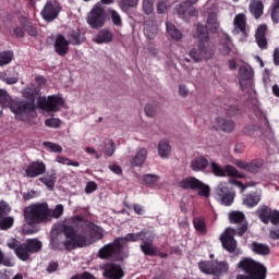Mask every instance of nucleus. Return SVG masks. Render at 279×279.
<instances>
[{
    "instance_id": "obj_1",
    "label": "nucleus",
    "mask_w": 279,
    "mask_h": 279,
    "mask_svg": "<svg viewBox=\"0 0 279 279\" xmlns=\"http://www.w3.org/2000/svg\"><path fill=\"white\" fill-rule=\"evenodd\" d=\"M104 239V230L93 222L85 221L83 231L75 232L72 228H64L63 233L51 239L52 250H75L93 245L95 241Z\"/></svg>"
},
{
    "instance_id": "obj_2",
    "label": "nucleus",
    "mask_w": 279,
    "mask_h": 279,
    "mask_svg": "<svg viewBox=\"0 0 279 279\" xmlns=\"http://www.w3.org/2000/svg\"><path fill=\"white\" fill-rule=\"evenodd\" d=\"M35 82V85L31 84L22 89V96L26 100H13L8 95V92L0 89V101L2 106H8L19 121H25L29 117V112H34L36 109V97L47 86V78L45 76H36Z\"/></svg>"
},
{
    "instance_id": "obj_3",
    "label": "nucleus",
    "mask_w": 279,
    "mask_h": 279,
    "mask_svg": "<svg viewBox=\"0 0 279 279\" xmlns=\"http://www.w3.org/2000/svg\"><path fill=\"white\" fill-rule=\"evenodd\" d=\"M220 25L217 20V13H209L206 22V27L198 25L194 38L198 41V46L190 50V58L194 62H203V60H210L215 56V44L210 41L208 31L217 33Z\"/></svg>"
},
{
    "instance_id": "obj_4",
    "label": "nucleus",
    "mask_w": 279,
    "mask_h": 279,
    "mask_svg": "<svg viewBox=\"0 0 279 279\" xmlns=\"http://www.w3.org/2000/svg\"><path fill=\"white\" fill-rule=\"evenodd\" d=\"M64 213V206L57 205L54 210L49 209L47 204H35L26 207L24 217L27 223H40V221H49L51 217L59 219Z\"/></svg>"
},
{
    "instance_id": "obj_5",
    "label": "nucleus",
    "mask_w": 279,
    "mask_h": 279,
    "mask_svg": "<svg viewBox=\"0 0 279 279\" xmlns=\"http://www.w3.org/2000/svg\"><path fill=\"white\" fill-rule=\"evenodd\" d=\"M238 271L245 275H238L236 279H265L267 278V268L265 265L252 258H244L238 264Z\"/></svg>"
},
{
    "instance_id": "obj_6",
    "label": "nucleus",
    "mask_w": 279,
    "mask_h": 279,
    "mask_svg": "<svg viewBox=\"0 0 279 279\" xmlns=\"http://www.w3.org/2000/svg\"><path fill=\"white\" fill-rule=\"evenodd\" d=\"M38 106L45 112H60L64 108V97L60 94L39 97Z\"/></svg>"
},
{
    "instance_id": "obj_7",
    "label": "nucleus",
    "mask_w": 279,
    "mask_h": 279,
    "mask_svg": "<svg viewBox=\"0 0 279 279\" xmlns=\"http://www.w3.org/2000/svg\"><path fill=\"white\" fill-rule=\"evenodd\" d=\"M247 231V226L245 223L236 231L232 228H227L226 231L221 234L220 241L222 243V247L227 250V252H234L236 250V240L234 236L239 234V236H243Z\"/></svg>"
},
{
    "instance_id": "obj_8",
    "label": "nucleus",
    "mask_w": 279,
    "mask_h": 279,
    "mask_svg": "<svg viewBox=\"0 0 279 279\" xmlns=\"http://www.w3.org/2000/svg\"><path fill=\"white\" fill-rule=\"evenodd\" d=\"M87 23L93 29H99L106 24V10H104L101 2L96 3L88 13Z\"/></svg>"
},
{
    "instance_id": "obj_9",
    "label": "nucleus",
    "mask_w": 279,
    "mask_h": 279,
    "mask_svg": "<svg viewBox=\"0 0 279 279\" xmlns=\"http://www.w3.org/2000/svg\"><path fill=\"white\" fill-rule=\"evenodd\" d=\"M41 248V241L37 239L27 240L24 244L20 245V248H16V256L20 260H27L29 258V254L40 252Z\"/></svg>"
},
{
    "instance_id": "obj_10",
    "label": "nucleus",
    "mask_w": 279,
    "mask_h": 279,
    "mask_svg": "<svg viewBox=\"0 0 279 279\" xmlns=\"http://www.w3.org/2000/svg\"><path fill=\"white\" fill-rule=\"evenodd\" d=\"M233 35L244 43L247 40V36H250V31L247 29V19L243 13L235 15L233 21Z\"/></svg>"
},
{
    "instance_id": "obj_11",
    "label": "nucleus",
    "mask_w": 279,
    "mask_h": 279,
    "mask_svg": "<svg viewBox=\"0 0 279 279\" xmlns=\"http://www.w3.org/2000/svg\"><path fill=\"white\" fill-rule=\"evenodd\" d=\"M98 254L100 258H118V260H121L126 256L117 240L113 243L105 245L102 248H100Z\"/></svg>"
},
{
    "instance_id": "obj_12",
    "label": "nucleus",
    "mask_w": 279,
    "mask_h": 279,
    "mask_svg": "<svg viewBox=\"0 0 279 279\" xmlns=\"http://www.w3.org/2000/svg\"><path fill=\"white\" fill-rule=\"evenodd\" d=\"M211 173L216 175V178H239L240 173L234 166L227 165L225 167H221L219 163L211 161L210 165Z\"/></svg>"
},
{
    "instance_id": "obj_13",
    "label": "nucleus",
    "mask_w": 279,
    "mask_h": 279,
    "mask_svg": "<svg viewBox=\"0 0 279 279\" xmlns=\"http://www.w3.org/2000/svg\"><path fill=\"white\" fill-rule=\"evenodd\" d=\"M154 236V232L146 231L142 238L143 243L140 245V248L146 256H156V254H158V247L154 246V243H151Z\"/></svg>"
},
{
    "instance_id": "obj_14",
    "label": "nucleus",
    "mask_w": 279,
    "mask_h": 279,
    "mask_svg": "<svg viewBox=\"0 0 279 279\" xmlns=\"http://www.w3.org/2000/svg\"><path fill=\"white\" fill-rule=\"evenodd\" d=\"M239 82L242 90H245L248 86H252V78L254 77V70L252 66L244 64L239 69Z\"/></svg>"
},
{
    "instance_id": "obj_15",
    "label": "nucleus",
    "mask_w": 279,
    "mask_h": 279,
    "mask_svg": "<svg viewBox=\"0 0 279 279\" xmlns=\"http://www.w3.org/2000/svg\"><path fill=\"white\" fill-rule=\"evenodd\" d=\"M47 171V165L44 161L37 160L31 162L25 168L26 178H38V175H43Z\"/></svg>"
},
{
    "instance_id": "obj_16",
    "label": "nucleus",
    "mask_w": 279,
    "mask_h": 279,
    "mask_svg": "<svg viewBox=\"0 0 279 279\" xmlns=\"http://www.w3.org/2000/svg\"><path fill=\"white\" fill-rule=\"evenodd\" d=\"M216 194L218 195L219 202L225 206H230L234 202V194L228 190V183L223 182L218 185L216 189Z\"/></svg>"
},
{
    "instance_id": "obj_17",
    "label": "nucleus",
    "mask_w": 279,
    "mask_h": 279,
    "mask_svg": "<svg viewBox=\"0 0 279 279\" xmlns=\"http://www.w3.org/2000/svg\"><path fill=\"white\" fill-rule=\"evenodd\" d=\"M58 14H60V4L57 2H48L41 11L43 19L48 22L58 19Z\"/></svg>"
},
{
    "instance_id": "obj_18",
    "label": "nucleus",
    "mask_w": 279,
    "mask_h": 279,
    "mask_svg": "<svg viewBox=\"0 0 279 279\" xmlns=\"http://www.w3.org/2000/svg\"><path fill=\"white\" fill-rule=\"evenodd\" d=\"M177 13L179 14L180 19L186 21L193 16H197L198 11L191 5V2H183L177 7Z\"/></svg>"
},
{
    "instance_id": "obj_19",
    "label": "nucleus",
    "mask_w": 279,
    "mask_h": 279,
    "mask_svg": "<svg viewBox=\"0 0 279 279\" xmlns=\"http://www.w3.org/2000/svg\"><path fill=\"white\" fill-rule=\"evenodd\" d=\"M171 142L167 138H162L157 144V156L161 158V160H169L171 157Z\"/></svg>"
},
{
    "instance_id": "obj_20",
    "label": "nucleus",
    "mask_w": 279,
    "mask_h": 279,
    "mask_svg": "<svg viewBox=\"0 0 279 279\" xmlns=\"http://www.w3.org/2000/svg\"><path fill=\"white\" fill-rule=\"evenodd\" d=\"M102 276L105 278H110V279H121L123 278V269H121V266L114 265V264H106L104 266V272Z\"/></svg>"
},
{
    "instance_id": "obj_21",
    "label": "nucleus",
    "mask_w": 279,
    "mask_h": 279,
    "mask_svg": "<svg viewBox=\"0 0 279 279\" xmlns=\"http://www.w3.org/2000/svg\"><path fill=\"white\" fill-rule=\"evenodd\" d=\"M147 160V148H138L135 155L131 158L130 165L133 169L141 168Z\"/></svg>"
},
{
    "instance_id": "obj_22",
    "label": "nucleus",
    "mask_w": 279,
    "mask_h": 279,
    "mask_svg": "<svg viewBox=\"0 0 279 279\" xmlns=\"http://www.w3.org/2000/svg\"><path fill=\"white\" fill-rule=\"evenodd\" d=\"M160 175L156 173H145L142 175V184L147 189H158L160 182Z\"/></svg>"
},
{
    "instance_id": "obj_23",
    "label": "nucleus",
    "mask_w": 279,
    "mask_h": 279,
    "mask_svg": "<svg viewBox=\"0 0 279 279\" xmlns=\"http://www.w3.org/2000/svg\"><path fill=\"white\" fill-rule=\"evenodd\" d=\"M146 232L147 231H142L140 233H129L124 238H119L116 241H118V244L120 245V247H122V252H123L124 245H126L128 243H134V242L138 241V239L143 240Z\"/></svg>"
},
{
    "instance_id": "obj_24",
    "label": "nucleus",
    "mask_w": 279,
    "mask_h": 279,
    "mask_svg": "<svg viewBox=\"0 0 279 279\" xmlns=\"http://www.w3.org/2000/svg\"><path fill=\"white\" fill-rule=\"evenodd\" d=\"M214 128L216 130H221L222 132H232V130H234V121L223 118H216L214 121Z\"/></svg>"
},
{
    "instance_id": "obj_25",
    "label": "nucleus",
    "mask_w": 279,
    "mask_h": 279,
    "mask_svg": "<svg viewBox=\"0 0 279 279\" xmlns=\"http://www.w3.org/2000/svg\"><path fill=\"white\" fill-rule=\"evenodd\" d=\"M54 51L59 54V56H66V53L69 52V43L68 40L64 38V36L59 35L54 41Z\"/></svg>"
},
{
    "instance_id": "obj_26",
    "label": "nucleus",
    "mask_w": 279,
    "mask_h": 279,
    "mask_svg": "<svg viewBox=\"0 0 279 279\" xmlns=\"http://www.w3.org/2000/svg\"><path fill=\"white\" fill-rule=\"evenodd\" d=\"M265 34H267V25L262 24L257 27L256 31V43L260 49L267 48V38L265 37Z\"/></svg>"
},
{
    "instance_id": "obj_27",
    "label": "nucleus",
    "mask_w": 279,
    "mask_h": 279,
    "mask_svg": "<svg viewBox=\"0 0 279 279\" xmlns=\"http://www.w3.org/2000/svg\"><path fill=\"white\" fill-rule=\"evenodd\" d=\"M251 250L258 256H269L271 254V248H269V245L258 242H252Z\"/></svg>"
},
{
    "instance_id": "obj_28",
    "label": "nucleus",
    "mask_w": 279,
    "mask_h": 279,
    "mask_svg": "<svg viewBox=\"0 0 279 279\" xmlns=\"http://www.w3.org/2000/svg\"><path fill=\"white\" fill-rule=\"evenodd\" d=\"M208 159L204 156L196 157L194 160L191 161V169L192 171H204L208 168Z\"/></svg>"
},
{
    "instance_id": "obj_29",
    "label": "nucleus",
    "mask_w": 279,
    "mask_h": 279,
    "mask_svg": "<svg viewBox=\"0 0 279 279\" xmlns=\"http://www.w3.org/2000/svg\"><path fill=\"white\" fill-rule=\"evenodd\" d=\"M259 202L260 192H253L243 197V204L244 206H247V208H254V206H258Z\"/></svg>"
},
{
    "instance_id": "obj_30",
    "label": "nucleus",
    "mask_w": 279,
    "mask_h": 279,
    "mask_svg": "<svg viewBox=\"0 0 279 279\" xmlns=\"http://www.w3.org/2000/svg\"><path fill=\"white\" fill-rule=\"evenodd\" d=\"M198 268L202 274H207V276H216L217 268H215L214 262H201L198 263Z\"/></svg>"
},
{
    "instance_id": "obj_31",
    "label": "nucleus",
    "mask_w": 279,
    "mask_h": 279,
    "mask_svg": "<svg viewBox=\"0 0 279 279\" xmlns=\"http://www.w3.org/2000/svg\"><path fill=\"white\" fill-rule=\"evenodd\" d=\"M199 184V180L196 179V178H193V177H187L185 179H182L180 182H179V186L181 189H185V190H193L195 191L197 189V185Z\"/></svg>"
},
{
    "instance_id": "obj_32",
    "label": "nucleus",
    "mask_w": 279,
    "mask_h": 279,
    "mask_svg": "<svg viewBox=\"0 0 279 279\" xmlns=\"http://www.w3.org/2000/svg\"><path fill=\"white\" fill-rule=\"evenodd\" d=\"M94 41L97 45H104L106 43H112V33L110 31H100L95 37Z\"/></svg>"
},
{
    "instance_id": "obj_33",
    "label": "nucleus",
    "mask_w": 279,
    "mask_h": 279,
    "mask_svg": "<svg viewBox=\"0 0 279 279\" xmlns=\"http://www.w3.org/2000/svg\"><path fill=\"white\" fill-rule=\"evenodd\" d=\"M56 180H58V178L56 177V172H52L50 174L48 173L40 178V182H43V184H45V186H47L49 191H53V186H56Z\"/></svg>"
},
{
    "instance_id": "obj_34",
    "label": "nucleus",
    "mask_w": 279,
    "mask_h": 279,
    "mask_svg": "<svg viewBox=\"0 0 279 279\" xmlns=\"http://www.w3.org/2000/svg\"><path fill=\"white\" fill-rule=\"evenodd\" d=\"M263 2L259 0H252L250 4V11L253 13L255 19H259L263 15Z\"/></svg>"
},
{
    "instance_id": "obj_35",
    "label": "nucleus",
    "mask_w": 279,
    "mask_h": 279,
    "mask_svg": "<svg viewBox=\"0 0 279 279\" xmlns=\"http://www.w3.org/2000/svg\"><path fill=\"white\" fill-rule=\"evenodd\" d=\"M274 210H271V208L269 207H260L257 210V215L260 219V221H263V223H269L270 219H271V213Z\"/></svg>"
},
{
    "instance_id": "obj_36",
    "label": "nucleus",
    "mask_w": 279,
    "mask_h": 279,
    "mask_svg": "<svg viewBox=\"0 0 279 279\" xmlns=\"http://www.w3.org/2000/svg\"><path fill=\"white\" fill-rule=\"evenodd\" d=\"M167 34L172 40H182V33L180 29L175 28V25L167 23Z\"/></svg>"
},
{
    "instance_id": "obj_37",
    "label": "nucleus",
    "mask_w": 279,
    "mask_h": 279,
    "mask_svg": "<svg viewBox=\"0 0 279 279\" xmlns=\"http://www.w3.org/2000/svg\"><path fill=\"white\" fill-rule=\"evenodd\" d=\"M0 80H2L4 84H16L19 82V73L14 72L13 74H10V72H3L0 75Z\"/></svg>"
},
{
    "instance_id": "obj_38",
    "label": "nucleus",
    "mask_w": 279,
    "mask_h": 279,
    "mask_svg": "<svg viewBox=\"0 0 279 279\" xmlns=\"http://www.w3.org/2000/svg\"><path fill=\"white\" fill-rule=\"evenodd\" d=\"M194 191H197V194L201 197H210V186L202 181H198V184Z\"/></svg>"
},
{
    "instance_id": "obj_39",
    "label": "nucleus",
    "mask_w": 279,
    "mask_h": 279,
    "mask_svg": "<svg viewBox=\"0 0 279 279\" xmlns=\"http://www.w3.org/2000/svg\"><path fill=\"white\" fill-rule=\"evenodd\" d=\"M14 60V52L12 51H2L0 52V66H5Z\"/></svg>"
},
{
    "instance_id": "obj_40",
    "label": "nucleus",
    "mask_w": 279,
    "mask_h": 279,
    "mask_svg": "<svg viewBox=\"0 0 279 279\" xmlns=\"http://www.w3.org/2000/svg\"><path fill=\"white\" fill-rule=\"evenodd\" d=\"M43 145L46 147L47 151L52 154H62V151H64L60 144H56L53 142H44Z\"/></svg>"
},
{
    "instance_id": "obj_41",
    "label": "nucleus",
    "mask_w": 279,
    "mask_h": 279,
    "mask_svg": "<svg viewBox=\"0 0 279 279\" xmlns=\"http://www.w3.org/2000/svg\"><path fill=\"white\" fill-rule=\"evenodd\" d=\"M231 223H245V215L241 211H232L229 214Z\"/></svg>"
},
{
    "instance_id": "obj_42",
    "label": "nucleus",
    "mask_w": 279,
    "mask_h": 279,
    "mask_svg": "<svg viewBox=\"0 0 279 279\" xmlns=\"http://www.w3.org/2000/svg\"><path fill=\"white\" fill-rule=\"evenodd\" d=\"M56 162H58L59 165H66L68 167H80V162L73 161L64 156H58L56 158Z\"/></svg>"
},
{
    "instance_id": "obj_43",
    "label": "nucleus",
    "mask_w": 279,
    "mask_h": 279,
    "mask_svg": "<svg viewBox=\"0 0 279 279\" xmlns=\"http://www.w3.org/2000/svg\"><path fill=\"white\" fill-rule=\"evenodd\" d=\"M178 93H179V97H181V99H186V97H189V95H191V89L189 88V85L181 83V84H179Z\"/></svg>"
},
{
    "instance_id": "obj_44",
    "label": "nucleus",
    "mask_w": 279,
    "mask_h": 279,
    "mask_svg": "<svg viewBox=\"0 0 279 279\" xmlns=\"http://www.w3.org/2000/svg\"><path fill=\"white\" fill-rule=\"evenodd\" d=\"M108 16H110L113 25H121L122 21H121V14H119V12L112 9H109Z\"/></svg>"
},
{
    "instance_id": "obj_45",
    "label": "nucleus",
    "mask_w": 279,
    "mask_h": 279,
    "mask_svg": "<svg viewBox=\"0 0 279 279\" xmlns=\"http://www.w3.org/2000/svg\"><path fill=\"white\" fill-rule=\"evenodd\" d=\"M194 228L201 234H206V223H204V220H202L201 218L194 219Z\"/></svg>"
},
{
    "instance_id": "obj_46",
    "label": "nucleus",
    "mask_w": 279,
    "mask_h": 279,
    "mask_svg": "<svg viewBox=\"0 0 279 279\" xmlns=\"http://www.w3.org/2000/svg\"><path fill=\"white\" fill-rule=\"evenodd\" d=\"M14 226V218L7 217L0 220V230H8V228H12Z\"/></svg>"
},
{
    "instance_id": "obj_47",
    "label": "nucleus",
    "mask_w": 279,
    "mask_h": 279,
    "mask_svg": "<svg viewBox=\"0 0 279 279\" xmlns=\"http://www.w3.org/2000/svg\"><path fill=\"white\" fill-rule=\"evenodd\" d=\"M154 1H156V0H144L143 1V11L145 12V14L154 13Z\"/></svg>"
},
{
    "instance_id": "obj_48",
    "label": "nucleus",
    "mask_w": 279,
    "mask_h": 279,
    "mask_svg": "<svg viewBox=\"0 0 279 279\" xmlns=\"http://www.w3.org/2000/svg\"><path fill=\"white\" fill-rule=\"evenodd\" d=\"M45 125H47V128H60L62 120L59 118H50L45 121Z\"/></svg>"
},
{
    "instance_id": "obj_49",
    "label": "nucleus",
    "mask_w": 279,
    "mask_h": 279,
    "mask_svg": "<svg viewBox=\"0 0 279 279\" xmlns=\"http://www.w3.org/2000/svg\"><path fill=\"white\" fill-rule=\"evenodd\" d=\"M10 210H12V208H10V205H8V203L0 202V219L1 217H5V215H8Z\"/></svg>"
},
{
    "instance_id": "obj_50",
    "label": "nucleus",
    "mask_w": 279,
    "mask_h": 279,
    "mask_svg": "<svg viewBox=\"0 0 279 279\" xmlns=\"http://www.w3.org/2000/svg\"><path fill=\"white\" fill-rule=\"evenodd\" d=\"M215 268H217V274H226L228 271V264L226 262L214 263Z\"/></svg>"
},
{
    "instance_id": "obj_51",
    "label": "nucleus",
    "mask_w": 279,
    "mask_h": 279,
    "mask_svg": "<svg viewBox=\"0 0 279 279\" xmlns=\"http://www.w3.org/2000/svg\"><path fill=\"white\" fill-rule=\"evenodd\" d=\"M69 43L71 45H80V31H74L70 36H69Z\"/></svg>"
},
{
    "instance_id": "obj_52",
    "label": "nucleus",
    "mask_w": 279,
    "mask_h": 279,
    "mask_svg": "<svg viewBox=\"0 0 279 279\" xmlns=\"http://www.w3.org/2000/svg\"><path fill=\"white\" fill-rule=\"evenodd\" d=\"M144 112H145L146 117L154 118V117H156V107H154V105H146L144 107Z\"/></svg>"
},
{
    "instance_id": "obj_53",
    "label": "nucleus",
    "mask_w": 279,
    "mask_h": 279,
    "mask_svg": "<svg viewBox=\"0 0 279 279\" xmlns=\"http://www.w3.org/2000/svg\"><path fill=\"white\" fill-rule=\"evenodd\" d=\"M25 29L29 34V36H38V29L32 25L28 21L25 22Z\"/></svg>"
},
{
    "instance_id": "obj_54",
    "label": "nucleus",
    "mask_w": 279,
    "mask_h": 279,
    "mask_svg": "<svg viewBox=\"0 0 279 279\" xmlns=\"http://www.w3.org/2000/svg\"><path fill=\"white\" fill-rule=\"evenodd\" d=\"M14 36H16V38H23V36H25V23L22 24L21 26H17L13 29Z\"/></svg>"
},
{
    "instance_id": "obj_55",
    "label": "nucleus",
    "mask_w": 279,
    "mask_h": 279,
    "mask_svg": "<svg viewBox=\"0 0 279 279\" xmlns=\"http://www.w3.org/2000/svg\"><path fill=\"white\" fill-rule=\"evenodd\" d=\"M95 191H97V183L93 181L88 182L85 186V193L90 195V193H95Z\"/></svg>"
},
{
    "instance_id": "obj_56",
    "label": "nucleus",
    "mask_w": 279,
    "mask_h": 279,
    "mask_svg": "<svg viewBox=\"0 0 279 279\" xmlns=\"http://www.w3.org/2000/svg\"><path fill=\"white\" fill-rule=\"evenodd\" d=\"M8 247H10V250H14L15 254H16V250H21V245H19V241L16 239H11L7 242Z\"/></svg>"
},
{
    "instance_id": "obj_57",
    "label": "nucleus",
    "mask_w": 279,
    "mask_h": 279,
    "mask_svg": "<svg viewBox=\"0 0 279 279\" xmlns=\"http://www.w3.org/2000/svg\"><path fill=\"white\" fill-rule=\"evenodd\" d=\"M230 51H232V47L230 46V44L220 45V53L222 56H230Z\"/></svg>"
},
{
    "instance_id": "obj_58",
    "label": "nucleus",
    "mask_w": 279,
    "mask_h": 279,
    "mask_svg": "<svg viewBox=\"0 0 279 279\" xmlns=\"http://www.w3.org/2000/svg\"><path fill=\"white\" fill-rule=\"evenodd\" d=\"M109 169L114 173L116 175H123V169L120 168L117 163L109 165Z\"/></svg>"
},
{
    "instance_id": "obj_59",
    "label": "nucleus",
    "mask_w": 279,
    "mask_h": 279,
    "mask_svg": "<svg viewBox=\"0 0 279 279\" xmlns=\"http://www.w3.org/2000/svg\"><path fill=\"white\" fill-rule=\"evenodd\" d=\"M85 151L89 156H94V158H96V160H99V158H101V155L99 153H97V150L93 147H89V146L85 147Z\"/></svg>"
},
{
    "instance_id": "obj_60",
    "label": "nucleus",
    "mask_w": 279,
    "mask_h": 279,
    "mask_svg": "<svg viewBox=\"0 0 279 279\" xmlns=\"http://www.w3.org/2000/svg\"><path fill=\"white\" fill-rule=\"evenodd\" d=\"M71 279H95V276L88 271H85L83 274L75 275Z\"/></svg>"
},
{
    "instance_id": "obj_61",
    "label": "nucleus",
    "mask_w": 279,
    "mask_h": 279,
    "mask_svg": "<svg viewBox=\"0 0 279 279\" xmlns=\"http://www.w3.org/2000/svg\"><path fill=\"white\" fill-rule=\"evenodd\" d=\"M269 236L275 241L279 239V225H275V227L270 229Z\"/></svg>"
},
{
    "instance_id": "obj_62",
    "label": "nucleus",
    "mask_w": 279,
    "mask_h": 279,
    "mask_svg": "<svg viewBox=\"0 0 279 279\" xmlns=\"http://www.w3.org/2000/svg\"><path fill=\"white\" fill-rule=\"evenodd\" d=\"M270 222L272 226H279V211L278 210H272L270 215Z\"/></svg>"
},
{
    "instance_id": "obj_63",
    "label": "nucleus",
    "mask_w": 279,
    "mask_h": 279,
    "mask_svg": "<svg viewBox=\"0 0 279 279\" xmlns=\"http://www.w3.org/2000/svg\"><path fill=\"white\" fill-rule=\"evenodd\" d=\"M260 169V165L252 161V162H248L247 166H246V171H251L252 173L258 171Z\"/></svg>"
},
{
    "instance_id": "obj_64",
    "label": "nucleus",
    "mask_w": 279,
    "mask_h": 279,
    "mask_svg": "<svg viewBox=\"0 0 279 279\" xmlns=\"http://www.w3.org/2000/svg\"><path fill=\"white\" fill-rule=\"evenodd\" d=\"M116 149H117V147L114 146V143L109 142L107 145V150H106L107 156H109V157L112 156L114 154Z\"/></svg>"
}]
</instances>
